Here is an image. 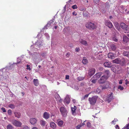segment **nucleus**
<instances>
[{
	"label": "nucleus",
	"instance_id": "obj_1",
	"mask_svg": "<svg viewBox=\"0 0 129 129\" xmlns=\"http://www.w3.org/2000/svg\"><path fill=\"white\" fill-rule=\"evenodd\" d=\"M44 45V43L42 42V40H38L37 42L36 43V44L34 45V46H31V49L33 48L34 47H37V46L38 47V48H35V51H36L37 50H39L40 48H42L43 47ZM32 50L33 52H34L35 51L34 50V49H31Z\"/></svg>",
	"mask_w": 129,
	"mask_h": 129
},
{
	"label": "nucleus",
	"instance_id": "obj_2",
	"mask_svg": "<svg viewBox=\"0 0 129 129\" xmlns=\"http://www.w3.org/2000/svg\"><path fill=\"white\" fill-rule=\"evenodd\" d=\"M98 99V96H95L91 98H89L88 99V100L90 104L92 105H94Z\"/></svg>",
	"mask_w": 129,
	"mask_h": 129
},
{
	"label": "nucleus",
	"instance_id": "obj_3",
	"mask_svg": "<svg viewBox=\"0 0 129 129\" xmlns=\"http://www.w3.org/2000/svg\"><path fill=\"white\" fill-rule=\"evenodd\" d=\"M86 26L87 28L90 29H93L96 28V26L94 25V24L91 22L86 23Z\"/></svg>",
	"mask_w": 129,
	"mask_h": 129
},
{
	"label": "nucleus",
	"instance_id": "obj_4",
	"mask_svg": "<svg viewBox=\"0 0 129 129\" xmlns=\"http://www.w3.org/2000/svg\"><path fill=\"white\" fill-rule=\"evenodd\" d=\"M113 99V94L112 92H110L107 96L105 98V100L108 103L110 102Z\"/></svg>",
	"mask_w": 129,
	"mask_h": 129
},
{
	"label": "nucleus",
	"instance_id": "obj_5",
	"mask_svg": "<svg viewBox=\"0 0 129 129\" xmlns=\"http://www.w3.org/2000/svg\"><path fill=\"white\" fill-rule=\"evenodd\" d=\"M12 123L15 126L20 127L22 124L21 122L15 120H13L12 121Z\"/></svg>",
	"mask_w": 129,
	"mask_h": 129
},
{
	"label": "nucleus",
	"instance_id": "obj_6",
	"mask_svg": "<svg viewBox=\"0 0 129 129\" xmlns=\"http://www.w3.org/2000/svg\"><path fill=\"white\" fill-rule=\"evenodd\" d=\"M108 78V76L105 75L102 76L99 80L98 82L99 83H104Z\"/></svg>",
	"mask_w": 129,
	"mask_h": 129
},
{
	"label": "nucleus",
	"instance_id": "obj_7",
	"mask_svg": "<svg viewBox=\"0 0 129 129\" xmlns=\"http://www.w3.org/2000/svg\"><path fill=\"white\" fill-rule=\"evenodd\" d=\"M60 111L63 116H65L67 115V111L63 107H62L60 108Z\"/></svg>",
	"mask_w": 129,
	"mask_h": 129
},
{
	"label": "nucleus",
	"instance_id": "obj_8",
	"mask_svg": "<svg viewBox=\"0 0 129 129\" xmlns=\"http://www.w3.org/2000/svg\"><path fill=\"white\" fill-rule=\"evenodd\" d=\"M105 25L110 28H112L113 27V25L112 23L109 20H106L105 22Z\"/></svg>",
	"mask_w": 129,
	"mask_h": 129
},
{
	"label": "nucleus",
	"instance_id": "obj_9",
	"mask_svg": "<svg viewBox=\"0 0 129 129\" xmlns=\"http://www.w3.org/2000/svg\"><path fill=\"white\" fill-rule=\"evenodd\" d=\"M50 116V114L49 112H44L43 114V117L46 119L49 118Z\"/></svg>",
	"mask_w": 129,
	"mask_h": 129
},
{
	"label": "nucleus",
	"instance_id": "obj_10",
	"mask_svg": "<svg viewBox=\"0 0 129 129\" xmlns=\"http://www.w3.org/2000/svg\"><path fill=\"white\" fill-rule=\"evenodd\" d=\"M88 74L90 76L93 75L95 72V70L94 68H92L89 70Z\"/></svg>",
	"mask_w": 129,
	"mask_h": 129
},
{
	"label": "nucleus",
	"instance_id": "obj_11",
	"mask_svg": "<svg viewBox=\"0 0 129 129\" xmlns=\"http://www.w3.org/2000/svg\"><path fill=\"white\" fill-rule=\"evenodd\" d=\"M70 100L69 96L67 95L66 96L64 101V103L65 104H68L70 102Z\"/></svg>",
	"mask_w": 129,
	"mask_h": 129
},
{
	"label": "nucleus",
	"instance_id": "obj_12",
	"mask_svg": "<svg viewBox=\"0 0 129 129\" xmlns=\"http://www.w3.org/2000/svg\"><path fill=\"white\" fill-rule=\"evenodd\" d=\"M102 75V73L101 72H100L96 73L95 75L93 77L94 78L96 79H98Z\"/></svg>",
	"mask_w": 129,
	"mask_h": 129
},
{
	"label": "nucleus",
	"instance_id": "obj_13",
	"mask_svg": "<svg viewBox=\"0 0 129 129\" xmlns=\"http://www.w3.org/2000/svg\"><path fill=\"white\" fill-rule=\"evenodd\" d=\"M37 121V119L34 118H31L30 120V122L32 124H35Z\"/></svg>",
	"mask_w": 129,
	"mask_h": 129
},
{
	"label": "nucleus",
	"instance_id": "obj_14",
	"mask_svg": "<svg viewBox=\"0 0 129 129\" xmlns=\"http://www.w3.org/2000/svg\"><path fill=\"white\" fill-rule=\"evenodd\" d=\"M108 58L113 59L115 58V56L114 54L112 53H109L108 54Z\"/></svg>",
	"mask_w": 129,
	"mask_h": 129
},
{
	"label": "nucleus",
	"instance_id": "obj_15",
	"mask_svg": "<svg viewBox=\"0 0 129 129\" xmlns=\"http://www.w3.org/2000/svg\"><path fill=\"white\" fill-rule=\"evenodd\" d=\"M104 66L105 67L108 68L111 67V64L109 62H106L104 64Z\"/></svg>",
	"mask_w": 129,
	"mask_h": 129
},
{
	"label": "nucleus",
	"instance_id": "obj_16",
	"mask_svg": "<svg viewBox=\"0 0 129 129\" xmlns=\"http://www.w3.org/2000/svg\"><path fill=\"white\" fill-rule=\"evenodd\" d=\"M14 114L15 116L18 118H20L21 116V114L19 112H14Z\"/></svg>",
	"mask_w": 129,
	"mask_h": 129
},
{
	"label": "nucleus",
	"instance_id": "obj_17",
	"mask_svg": "<svg viewBox=\"0 0 129 129\" xmlns=\"http://www.w3.org/2000/svg\"><path fill=\"white\" fill-rule=\"evenodd\" d=\"M126 7L125 6H122L121 7L123 13H126V12L129 10H128L127 8L126 9Z\"/></svg>",
	"mask_w": 129,
	"mask_h": 129
},
{
	"label": "nucleus",
	"instance_id": "obj_18",
	"mask_svg": "<svg viewBox=\"0 0 129 129\" xmlns=\"http://www.w3.org/2000/svg\"><path fill=\"white\" fill-rule=\"evenodd\" d=\"M123 42L125 43H126L129 41V38L125 36H124L123 38Z\"/></svg>",
	"mask_w": 129,
	"mask_h": 129
},
{
	"label": "nucleus",
	"instance_id": "obj_19",
	"mask_svg": "<svg viewBox=\"0 0 129 129\" xmlns=\"http://www.w3.org/2000/svg\"><path fill=\"white\" fill-rule=\"evenodd\" d=\"M57 122H58L57 124L60 127L62 126L63 124V122L62 121L58 119L57 120Z\"/></svg>",
	"mask_w": 129,
	"mask_h": 129
},
{
	"label": "nucleus",
	"instance_id": "obj_20",
	"mask_svg": "<svg viewBox=\"0 0 129 129\" xmlns=\"http://www.w3.org/2000/svg\"><path fill=\"white\" fill-rule=\"evenodd\" d=\"M79 42L81 44L83 45H87V42L82 39H80Z\"/></svg>",
	"mask_w": 129,
	"mask_h": 129
},
{
	"label": "nucleus",
	"instance_id": "obj_21",
	"mask_svg": "<svg viewBox=\"0 0 129 129\" xmlns=\"http://www.w3.org/2000/svg\"><path fill=\"white\" fill-rule=\"evenodd\" d=\"M50 126L53 129H55L56 127V124L53 122H51L50 123Z\"/></svg>",
	"mask_w": 129,
	"mask_h": 129
},
{
	"label": "nucleus",
	"instance_id": "obj_22",
	"mask_svg": "<svg viewBox=\"0 0 129 129\" xmlns=\"http://www.w3.org/2000/svg\"><path fill=\"white\" fill-rule=\"evenodd\" d=\"M33 82L34 85L35 86H38L39 84L38 80L37 79H34L33 80Z\"/></svg>",
	"mask_w": 129,
	"mask_h": 129
},
{
	"label": "nucleus",
	"instance_id": "obj_23",
	"mask_svg": "<svg viewBox=\"0 0 129 129\" xmlns=\"http://www.w3.org/2000/svg\"><path fill=\"white\" fill-rule=\"evenodd\" d=\"M76 109V107L75 106H74V107H71V110L72 112V114L73 115H75V111Z\"/></svg>",
	"mask_w": 129,
	"mask_h": 129
},
{
	"label": "nucleus",
	"instance_id": "obj_24",
	"mask_svg": "<svg viewBox=\"0 0 129 129\" xmlns=\"http://www.w3.org/2000/svg\"><path fill=\"white\" fill-rule=\"evenodd\" d=\"M46 122L43 120H41L40 121V123L41 125L43 126H45L46 124Z\"/></svg>",
	"mask_w": 129,
	"mask_h": 129
},
{
	"label": "nucleus",
	"instance_id": "obj_25",
	"mask_svg": "<svg viewBox=\"0 0 129 129\" xmlns=\"http://www.w3.org/2000/svg\"><path fill=\"white\" fill-rule=\"evenodd\" d=\"M121 27L123 29H125L126 27V25L124 23H122L120 24Z\"/></svg>",
	"mask_w": 129,
	"mask_h": 129
},
{
	"label": "nucleus",
	"instance_id": "obj_26",
	"mask_svg": "<svg viewBox=\"0 0 129 129\" xmlns=\"http://www.w3.org/2000/svg\"><path fill=\"white\" fill-rule=\"evenodd\" d=\"M112 61L114 63H118L120 62V60L118 58H116L115 60H113Z\"/></svg>",
	"mask_w": 129,
	"mask_h": 129
},
{
	"label": "nucleus",
	"instance_id": "obj_27",
	"mask_svg": "<svg viewBox=\"0 0 129 129\" xmlns=\"http://www.w3.org/2000/svg\"><path fill=\"white\" fill-rule=\"evenodd\" d=\"M55 98L57 101H60V98L59 95L58 94H56L55 95Z\"/></svg>",
	"mask_w": 129,
	"mask_h": 129
},
{
	"label": "nucleus",
	"instance_id": "obj_28",
	"mask_svg": "<svg viewBox=\"0 0 129 129\" xmlns=\"http://www.w3.org/2000/svg\"><path fill=\"white\" fill-rule=\"evenodd\" d=\"M114 24L115 27H116L118 30H119V29H120V28L118 23L117 22H115Z\"/></svg>",
	"mask_w": 129,
	"mask_h": 129
},
{
	"label": "nucleus",
	"instance_id": "obj_29",
	"mask_svg": "<svg viewBox=\"0 0 129 129\" xmlns=\"http://www.w3.org/2000/svg\"><path fill=\"white\" fill-rule=\"evenodd\" d=\"M123 54L124 56H129V52L126 51H124L123 53Z\"/></svg>",
	"mask_w": 129,
	"mask_h": 129
},
{
	"label": "nucleus",
	"instance_id": "obj_30",
	"mask_svg": "<svg viewBox=\"0 0 129 129\" xmlns=\"http://www.w3.org/2000/svg\"><path fill=\"white\" fill-rule=\"evenodd\" d=\"M110 47H111V48L114 51L116 49V47L115 45L114 44H112L111 45Z\"/></svg>",
	"mask_w": 129,
	"mask_h": 129
},
{
	"label": "nucleus",
	"instance_id": "obj_31",
	"mask_svg": "<svg viewBox=\"0 0 129 129\" xmlns=\"http://www.w3.org/2000/svg\"><path fill=\"white\" fill-rule=\"evenodd\" d=\"M8 106L11 108L12 109H14L15 107V106L13 104H10Z\"/></svg>",
	"mask_w": 129,
	"mask_h": 129
},
{
	"label": "nucleus",
	"instance_id": "obj_32",
	"mask_svg": "<svg viewBox=\"0 0 129 129\" xmlns=\"http://www.w3.org/2000/svg\"><path fill=\"white\" fill-rule=\"evenodd\" d=\"M88 62V60L86 59H83L82 61V63L84 64H86Z\"/></svg>",
	"mask_w": 129,
	"mask_h": 129
},
{
	"label": "nucleus",
	"instance_id": "obj_33",
	"mask_svg": "<svg viewBox=\"0 0 129 129\" xmlns=\"http://www.w3.org/2000/svg\"><path fill=\"white\" fill-rule=\"evenodd\" d=\"M7 129H13V127L11 125L9 124L7 126Z\"/></svg>",
	"mask_w": 129,
	"mask_h": 129
},
{
	"label": "nucleus",
	"instance_id": "obj_34",
	"mask_svg": "<svg viewBox=\"0 0 129 129\" xmlns=\"http://www.w3.org/2000/svg\"><path fill=\"white\" fill-rule=\"evenodd\" d=\"M101 91V90L100 89L98 88L96 90H94V92L96 93L99 94L100 92Z\"/></svg>",
	"mask_w": 129,
	"mask_h": 129
},
{
	"label": "nucleus",
	"instance_id": "obj_35",
	"mask_svg": "<svg viewBox=\"0 0 129 129\" xmlns=\"http://www.w3.org/2000/svg\"><path fill=\"white\" fill-rule=\"evenodd\" d=\"M84 79V78L83 77L80 76L78 77L77 79L78 80L80 81Z\"/></svg>",
	"mask_w": 129,
	"mask_h": 129
},
{
	"label": "nucleus",
	"instance_id": "obj_36",
	"mask_svg": "<svg viewBox=\"0 0 129 129\" xmlns=\"http://www.w3.org/2000/svg\"><path fill=\"white\" fill-rule=\"evenodd\" d=\"M129 129V123L126 125L122 129Z\"/></svg>",
	"mask_w": 129,
	"mask_h": 129
},
{
	"label": "nucleus",
	"instance_id": "obj_37",
	"mask_svg": "<svg viewBox=\"0 0 129 129\" xmlns=\"http://www.w3.org/2000/svg\"><path fill=\"white\" fill-rule=\"evenodd\" d=\"M94 3L95 4H98L100 0H93Z\"/></svg>",
	"mask_w": 129,
	"mask_h": 129
},
{
	"label": "nucleus",
	"instance_id": "obj_38",
	"mask_svg": "<svg viewBox=\"0 0 129 129\" xmlns=\"http://www.w3.org/2000/svg\"><path fill=\"white\" fill-rule=\"evenodd\" d=\"M20 63L21 65L22 66H24V64H23V62H17L16 63H13V64H16L17 65L19 63Z\"/></svg>",
	"mask_w": 129,
	"mask_h": 129
},
{
	"label": "nucleus",
	"instance_id": "obj_39",
	"mask_svg": "<svg viewBox=\"0 0 129 129\" xmlns=\"http://www.w3.org/2000/svg\"><path fill=\"white\" fill-rule=\"evenodd\" d=\"M126 29L124 31V33H129V28L126 27Z\"/></svg>",
	"mask_w": 129,
	"mask_h": 129
},
{
	"label": "nucleus",
	"instance_id": "obj_40",
	"mask_svg": "<svg viewBox=\"0 0 129 129\" xmlns=\"http://www.w3.org/2000/svg\"><path fill=\"white\" fill-rule=\"evenodd\" d=\"M72 8L74 9H76L78 7L77 6L75 5H73L72 6Z\"/></svg>",
	"mask_w": 129,
	"mask_h": 129
},
{
	"label": "nucleus",
	"instance_id": "obj_41",
	"mask_svg": "<svg viewBox=\"0 0 129 129\" xmlns=\"http://www.w3.org/2000/svg\"><path fill=\"white\" fill-rule=\"evenodd\" d=\"M109 84L108 83H107V85H106V86L104 87H103L102 88V89H105L107 88H108L109 87Z\"/></svg>",
	"mask_w": 129,
	"mask_h": 129
},
{
	"label": "nucleus",
	"instance_id": "obj_42",
	"mask_svg": "<svg viewBox=\"0 0 129 129\" xmlns=\"http://www.w3.org/2000/svg\"><path fill=\"white\" fill-rule=\"evenodd\" d=\"M38 58H35L33 57V61L35 62H38V61H37V59Z\"/></svg>",
	"mask_w": 129,
	"mask_h": 129
},
{
	"label": "nucleus",
	"instance_id": "obj_43",
	"mask_svg": "<svg viewBox=\"0 0 129 129\" xmlns=\"http://www.w3.org/2000/svg\"><path fill=\"white\" fill-rule=\"evenodd\" d=\"M8 113L9 115H11L12 114V112L11 110H9L8 111Z\"/></svg>",
	"mask_w": 129,
	"mask_h": 129
},
{
	"label": "nucleus",
	"instance_id": "obj_44",
	"mask_svg": "<svg viewBox=\"0 0 129 129\" xmlns=\"http://www.w3.org/2000/svg\"><path fill=\"white\" fill-rule=\"evenodd\" d=\"M118 88L119 89H120V90H122L124 89V88L123 87L121 86V85L119 86L118 87Z\"/></svg>",
	"mask_w": 129,
	"mask_h": 129
},
{
	"label": "nucleus",
	"instance_id": "obj_45",
	"mask_svg": "<svg viewBox=\"0 0 129 129\" xmlns=\"http://www.w3.org/2000/svg\"><path fill=\"white\" fill-rule=\"evenodd\" d=\"M105 74L107 75V76H108V75L109 74V72L108 70H106L105 72Z\"/></svg>",
	"mask_w": 129,
	"mask_h": 129
},
{
	"label": "nucleus",
	"instance_id": "obj_46",
	"mask_svg": "<svg viewBox=\"0 0 129 129\" xmlns=\"http://www.w3.org/2000/svg\"><path fill=\"white\" fill-rule=\"evenodd\" d=\"M45 35L47 39L49 38V36L48 34L47 33H46L45 34Z\"/></svg>",
	"mask_w": 129,
	"mask_h": 129
},
{
	"label": "nucleus",
	"instance_id": "obj_47",
	"mask_svg": "<svg viewBox=\"0 0 129 129\" xmlns=\"http://www.w3.org/2000/svg\"><path fill=\"white\" fill-rule=\"evenodd\" d=\"M117 121V119H114V120H113L112 122V123L114 124L115 123V122Z\"/></svg>",
	"mask_w": 129,
	"mask_h": 129
},
{
	"label": "nucleus",
	"instance_id": "obj_48",
	"mask_svg": "<svg viewBox=\"0 0 129 129\" xmlns=\"http://www.w3.org/2000/svg\"><path fill=\"white\" fill-rule=\"evenodd\" d=\"M27 67V68L26 69L28 70H29V71H30L31 70V69L30 68V66L29 65H27L26 66Z\"/></svg>",
	"mask_w": 129,
	"mask_h": 129
},
{
	"label": "nucleus",
	"instance_id": "obj_49",
	"mask_svg": "<svg viewBox=\"0 0 129 129\" xmlns=\"http://www.w3.org/2000/svg\"><path fill=\"white\" fill-rule=\"evenodd\" d=\"M22 129H29V128L27 126L25 125L23 126Z\"/></svg>",
	"mask_w": 129,
	"mask_h": 129
},
{
	"label": "nucleus",
	"instance_id": "obj_50",
	"mask_svg": "<svg viewBox=\"0 0 129 129\" xmlns=\"http://www.w3.org/2000/svg\"><path fill=\"white\" fill-rule=\"evenodd\" d=\"M113 40L116 42H117L118 41L117 39L115 37H114L113 38Z\"/></svg>",
	"mask_w": 129,
	"mask_h": 129
},
{
	"label": "nucleus",
	"instance_id": "obj_51",
	"mask_svg": "<svg viewBox=\"0 0 129 129\" xmlns=\"http://www.w3.org/2000/svg\"><path fill=\"white\" fill-rule=\"evenodd\" d=\"M125 84L126 85L129 84V81H128L126 79L125 80Z\"/></svg>",
	"mask_w": 129,
	"mask_h": 129
},
{
	"label": "nucleus",
	"instance_id": "obj_52",
	"mask_svg": "<svg viewBox=\"0 0 129 129\" xmlns=\"http://www.w3.org/2000/svg\"><path fill=\"white\" fill-rule=\"evenodd\" d=\"M1 110L3 111V112H6V110L5 109V108H1Z\"/></svg>",
	"mask_w": 129,
	"mask_h": 129
},
{
	"label": "nucleus",
	"instance_id": "obj_53",
	"mask_svg": "<svg viewBox=\"0 0 129 129\" xmlns=\"http://www.w3.org/2000/svg\"><path fill=\"white\" fill-rule=\"evenodd\" d=\"M89 94H87L84 97V99H85L86 98H87Z\"/></svg>",
	"mask_w": 129,
	"mask_h": 129
},
{
	"label": "nucleus",
	"instance_id": "obj_54",
	"mask_svg": "<svg viewBox=\"0 0 129 129\" xmlns=\"http://www.w3.org/2000/svg\"><path fill=\"white\" fill-rule=\"evenodd\" d=\"M97 79H93L92 81V82L93 83H95L96 82V80Z\"/></svg>",
	"mask_w": 129,
	"mask_h": 129
},
{
	"label": "nucleus",
	"instance_id": "obj_55",
	"mask_svg": "<svg viewBox=\"0 0 129 129\" xmlns=\"http://www.w3.org/2000/svg\"><path fill=\"white\" fill-rule=\"evenodd\" d=\"M13 64H12L10 66V67H9L8 68V69L9 70H10V69H12V68H11V67H13Z\"/></svg>",
	"mask_w": 129,
	"mask_h": 129
},
{
	"label": "nucleus",
	"instance_id": "obj_56",
	"mask_svg": "<svg viewBox=\"0 0 129 129\" xmlns=\"http://www.w3.org/2000/svg\"><path fill=\"white\" fill-rule=\"evenodd\" d=\"M87 126H90V123L89 122H88L87 123Z\"/></svg>",
	"mask_w": 129,
	"mask_h": 129
},
{
	"label": "nucleus",
	"instance_id": "obj_57",
	"mask_svg": "<svg viewBox=\"0 0 129 129\" xmlns=\"http://www.w3.org/2000/svg\"><path fill=\"white\" fill-rule=\"evenodd\" d=\"M50 25V24H49V23H48L47 25L45 27H44V28H46V29H47V26H48V25Z\"/></svg>",
	"mask_w": 129,
	"mask_h": 129
},
{
	"label": "nucleus",
	"instance_id": "obj_58",
	"mask_svg": "<svg viewBox=\"0 0 129 129\" xmlns=\"http://www.w3.org/2000/svg\"><path fill=\"white\" fill-rule=\"evenodd\" d=\"M76 12L75 11H74L72 13V14L73 15H75V16H76L77 15V14L76 13H75Z\"/></svg>",
	"mask_w": 129,
	"mask_h": 129
},
{
	"label": "nucleus",
	"instance_id": "obj_59",
	"mask_svg": "<svg viewBox=\"0 0 129 129\" xmlns=\"http://www.w3.org/2000/svg\"><path fill=\"white\" fill-rule=\"evenodd\" d=\"M69 79V76L68 75H66V79Z\"/></svg>",
	"mask_w": 129,
	"mask_h": 129
},
{
	"label": "nucleus",
	"instance_id": "obj_60",
	"mask_svg": "<svg viewBox=\"0 0 129 129\" xmlns=\"http://www.w3.org/2000/svg\"><path fill=\"white\" fill-rule=\"evenodd\" d=\"M122 80H120L119 81V83L120 84H121L122 83Z\"/></svg>",
	"mask_w": 129,
	"mask_h": 129
},
{
	"label": "nucleus",
	"instance_id": "obj_61",
	"mask_svg": "<svg viewBox=\"0 0 129 129\" xmlns=\"http://www.w3.org/2000/svg\"><path fill=\"white\" fill-rule=\"evenodd\" d=\"M115 128L117 129H119V127L118 125H116L115 126Z\"/></svg>",
	"mask_w": 129,
	"mask_h": 129
},
{
	"label": "nucleus",
	"instance_id": "obj_62",
	"mask_svg": "<svg viewBox=\"0 0 129 129\" xmlns=\"http://www.w3.org/2000/svg\"><path fill=\"white\" fill-rule=\"evenodd\" d=\"M79 50V48H76L75 49L76 51L78 52Z\"/></svg>",
	"mask_w": 129,
	"mask_h": 129
},
{
	"label": "nucleus",
	"instance_id": "obj_63",
	"mask_svg": "<svg viewBox=\"0 0 129 129\" xmlns=\"http://www.w3.org/2000/svg\"><path fill=\"white\" fill-rule=\"evenodd\" d=\"M69 54H70V53L69 54L68 53H67V54H66V55L67 57H68L69 55Z\"/></svg>",
	"mask_w": 129,
	"mask_h": 129
},
{
	"label": "nucleus",
	"instance_id": "obj_64",
	"mask_svg": "<svg viewBox=\"0 0 129 129\" xmlns=\"http://www.w3.org/2000/svg\"><path fill=\"white\" fill-rule=\"evenodd\" d=\"M41 55H42V56H44L45 55V53H41Z\"/></svg>",
	"mask_w": 129,
	"mask_h": 129
}]
</instances>
